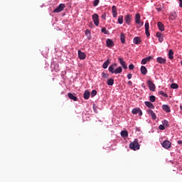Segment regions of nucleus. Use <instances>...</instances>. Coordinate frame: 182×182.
<instances>
[{
    "label": "nucleus",
    "instance_id": "32",
    "mask_svg": "<svg viewBox=\"0 0 182 182\" xmlns=\"http://www.w3.org/2000/svg\"><path fill=\"white\" fill-rule=\"evenodd\" d=\"M118 23H119V25L123 23V16H118Z\"/></svg>",
    "mask_w": 182,
    "mask_h": 182
},
{
    "label": "nucleus",
    "instance_id": "45",
    "mask_svg": "<svg viewBox=\"0 0 182 182\" xmlns=\"http://www.w3.org/2000/svg\"><path fill=\"white\" fill-rule=\"evenodd\" d=\"M101 18H102V19H106V14H105V13H104L103 15H102Z\"/></svg>",
    "mask_w": 182,
    "mask_h": 182
},
{
    "label": "nucleus",
    "instance_id": "11",
    "mask_svg": "<svg viewBox=\"0 0 182 182\" xmlns=\"http://www.w3.org/2000/svg\"><path fill=\"white\" fill-rule=\"evenodd\" d=\"M148 114H150L151 116V118L153 120H156L157 119V116H156V113L153 112L151 109L147 110Z\"/></svg>",
    "mask_w": 182,
    "mask_h": 182
},
{
    "label": "nucleus",
    "instance_id": "31",
    "mask_svg": "<svg viewBox=\"0 0 182 182\" xmlns=\"http://www.w3.org/2000/svg\"><path fill=\"white\" fill-rule=\"evenodd\" d=\"M122 72H123V70L122 69V67H119L118 68L114 70V73H122Z\"/></svg>",
    "mask_w": 182,
    "mask_h": 182
},
{
    "label": "nucleus",
    "instance_id": "52",
    "mask_svg": "<svg viewBox=\"0 0 182 182\" xmlns=\"http://www.w3.org/2000/svg\"><path fill=\"white\" fill-rule=\"evenodd\" d=\"M180 109L182 111V105L180 106Z\"/></svg>",
    "mask_w": 182,
    "mask_h": 182
},
{
    "label": "nucleus",
    "instance_id": "46",
    "mask_svg": "<svg viewBox=\"0 0 182 182\" xmlns=\"http://www.w3.org/2000/svg\"><path fill=\"white\" fill-rule=\"evenodd\" d=\"M127 85H128L129 86H132L133 82H132L131 80H129V81L128 82Z\"/></svg>",
    "mask_w": 182,
    "mask_h": 182
},
{
    "label": "nucleus",
    "instance_id": "5",
    "mask_svg": "<svg viewBox=\"0 0 182 182\" xmlns=\"http://www.w3.org/2000/svg\"><path fill=\"white\" fill-rule=\"evenodd\" d=\"M92 21L95 26H99V15H97V14H94L92 15Z\"/></svg>",
    "mask_w": 182,
    "mask_h": 182
},
{
    "label": "nucleus",
    "instance_id": "38",
    "mask_svg": "<svg viewBox=\"0 0 182 182\" xmlns=\"http://www.w3.org/2000/svg\"><path fill=\"white\" fill-rule=\"evenodd\" d=\"M159 95H161V96H164V97H168V95L163 91H160Z\"/></svg>",
    "mask_w": 182,
    "mask_h": 182
},
{
    "label": "nucleus",
    "instance_id": "28",
    "mask_svg": "<svg viewBox=\"0 0 182 182\" xmlns=\"http://www.w3.org/2000/svg\"><path fill=\"white\" fill-rule=\"evenodd\" d=\"M140 19H141L140 14H136V16H135V22H136V23H140Z\"/></svg>",
    "mask_w": 182,
    "mask_h": 182
},
{
    "label": "nucleus",
    "instance_id": "49",
    "mask_svg": "<svg viewBox=\"0 0 182 182\" xmlns=\"http://www.w3.org/2000/svg\"><path fill=\"white\" fill-rule=\"evenodd\" d=\"M132 74H128L127 75V77H128V79H132Z\"/></svg>",
    "mask_w": 182,
    "mask_h": 182
},
{
    "label": "nucleus",
    "instance_id": "24",
    "mask_svg": "<svg viewBox=\"0 0 182 182\" xmlns=\"http://www.w3.org/2000/svg\"><path fill=\"white\" fill-rule=\"evenodd\" d=\"M107 85H108V86H113V85H114V80L113 78L108 79Z\"/></svg>",
    "mask_w": 182,
    "mask_h": 182
},
{
    "label": "nucleus",
    "instance_id": "16",
    "mask_svg": "<svg viewBox=\"0 0 182 182\" xmlns=\"http://www.w3.org/2000/svg\"><path fill=\"white\" fill-rule=\"evenodd\" d=\"M69 99L74 100V102H77V97L75 96L73 94L69 92L68 94Z\"/></svg>",
    "mask_w": 182,
    "mask_h": 182
},
{
    "label": "nucleus",
    "instance_id": "9",
    "mask_svg": "<svg viewBox=\"0 0 182 182\" xmlns=\"http://www.w3.org/2000/svg\"><path fill=\"white\" fill-rule=\"evenodd\" d=\"M138 113H139V116H143V112L139 108H134L132 109L133 114H137Z\"/></svg>",
    "mask_w": 182,
    "mask_h": 182
},
{
    "label": "nucleus",
    "instance_id": "30",
    "mask_svg": "<svg viewBox=\"0 0 182 182\" xmlns=\"http://www.w3.org/2000/svg\"><path fill=\"white\" fill-rule=\"evenodd\" d=\"M121 136L122 137H127L129 136V132H127V131H122Z\"/></svg>",
    "mask_w": 182,
    "mask_h": 182
},
{
    "label": "nucleus",
    "instance_id": "34",
    "mask_svg": "<svg viewBox=\"0 0 182 182\" xmlns=\"http://www.w3.org/2000/svg\"><path fill=\"white\" fill-rule=\"evenodd\" d=\"M149 100L151 102V103H154V102H156V97L154 95L150 96Z\"/></svg>",
    "mask_w": 182,
    "mask_h": 182
},
{
    "label": "nucleus",
    "instance_id": "27",
    "mask_svg": "<svg viewBox=\"0 0 182 182\" xmlns=\"http://www.w3.org/2000/svg\"><path fill=\"white\" fill-rule=\"evenodd\" d=\"M141 73L142 75H146L147 74V68H146L145 66L142 65L141 67Z\"/></svg>",
    "mask_w": 182,
    "mask_h": 182
},
{
    "label": "nucleus",
    "instance_id": "8",
    "mask_svg": "<svg viewBox=\"0 0 182 182\" xmlns=\"http://www.w3.org/2000/svg\"><path fill=\"white\" fill-rule=\"evenodd\" d=\"M78 58L80 59V60H84V59H86V54L83 52H82L80 50H78Z\"/></svg>",
    "mask_w": 182,
    "mask_h": 182
},
{
    "label": "nucleus",
    "instance_id": "35",
    "mask_svg": "<svg viewBox=\"0 0 182 182\" xmlns=\"http://www.w3.org/2000/svg\"><path fill=\"white\" fill-rule=\"evenodd\" d=\"M102 77L103 79H107V77H109V73H106L103 72L102 73Z\"/></svg>",
    "mask_w": 182,
    "mask_h": 182
},
{
    "label": "nucleus",
    "instance_id": "22",
    "mask_svg": "<svg viewBox=\"0 0 182 182\" xmlns=\"http://www.w3.org/2000/svg\"><path fill=\"white\" fill-rule=\"evenodd\" d=\"M90 97V92L89 90H86L84 92V99L85 100H87Z\"/></svg>",
    "mask_w": 182,
    "mask_h": 182
},
{
    "label": "nucleus",
    "instance_id": "15",
    "mask_svg": "<svg viewBox=\"0 0 182 182\" xmlns=\"http://www.w3.org/2000/svg\"><path fill=\"white\" fill-rule=\"evenodd\" d=\"M156 38H159V42H163V41H164L163 33H161V32L156 33Z\"/></svg>",
    "mask_w": 182,
    "mask_h": 182
},
{
    "label": "nucleus",
    "instance_id": "39",
    "mask_svg": "<svg viewBox=\"0 0 182 182\" xmlns=\"http://www.w3.org/2000/svg\"><path fill=\"white\" fill-rule=\"evenodd\" d=\"M101 31L105 35H107L109 33V31L106 30V28H102Z\"/></svg>",
    "mask_w": 182,
    "mask_h": 182
},
{
    "label": "nucleus",
    "instance_id": "3",
    "mask_svg": "<svg viewBox=\"0 0 182 182\" xmlns=\"http://www.w3.org/2000/svg\"><path fill=\"white\" fill-rule=\"evenodd\" d=\"M161 146L164 147V149L168 150V149H171V142H170L168 140H165L162 142Z\"/></svg>",
    "mask_w": 182,
    "mask_h": 182
},
{
    "label": "nucleus",
    "instance_id": "29",
    "mask_svg": "<svg viewBox=\"0 0 182 182\" xmlns=\"http://www.w3.org/2000/svg\"><path fill=\"white\" fill-rule=\"evenodd\" d=\"M109 64H110V60H107L106 62L104 63L102 65L103 69H107Z\"/></svg>",
    "mask_w": 182,
    "mask_h": 182
},
{
    "label": "nucleus",
    "instance_id": "44",
    "mask_svg": "<svg viewBox=\"0 0 182 182\" xmlns=\"http://www.w3.org/2000/svg\"><path fill=\"white\" fill-rule=\"evenodd\" d=\"M89 26L90 28H93V26H95V25H93V22L89 23Z\"/></svg>",
    "mask_w": 182,
    "mask_h": 182
},
{
    "label": "nucleus",
    "instance_id": "6",
    "mask_svg": "<svg viewBox=\"0 0 182 182\" xmlns=\"http://www.w3.org/2000/svg\"><path fill=\"white\" fill-rule=\"evenodd\" d=\"M118 60L120 65L122 66L123 69L126 70L127 69V65L126 64V62L124 61V60H123V58H119Z\"/></svg>",
    "mask_w": 182,
    "mask_h": 182
},
{
    "label": "nucleus",
    "instance_id": "19",
    "mask_svg": "<svg viewBox=\"0 0 182 182\" xmlns=\"http://www.w3.org/2000/svg\"><path fill=\"white\" fill-rule=\"evenodd\" d=\"M116 66H117V63H114V64L111 65L109 67V72H110L111 73H114V68H116Z\"/></svg>",
    "mask_w": 182,
    "mask_h": 182
},
{
    "label": "nucleus",
    "instance_id": "7",
    "mask_svg": "<svg viewBox=\"0 0 182 182\" xmlns=\"http://www.w3.org/2000/svg\"><path fill=\"white\" fill-rule=\"evenodd\" d=\"M106 44L107 48H113V46H114V42L113 41V40L110 39V38H107L106 41Z\"/></svg>",
    "mask_w": 182,
    "mask_h": 182
},
{
    "label": "nucleus",
    "instance_id": "51",
    "mask_svg": "<svg viewBox=\"0 0 182 182\" xmlns=\"http://www.w3.org/2000/svg\"><path fill=\"white\" fill-rule=\"evenodd\" d=\"M156 9H157V11H158L159 12H160V11H161V8H157Z\"/></svg>",
    "mask_w": 182,
    "mask_h": 182
},
{
    "label": "nucleus",
    "instance_id": "21",
    "mask_svg": "<svg viewBox=\"0 0 182 182\" xmlns=\"http://www.w3.org/2000/svg\"><path fill=\"white\" fill-rule=\"evenodd\" d=\"M158 25V28L159 29V31H161V32H163L164 31V24H163V23L159 21L157 23Z\"/></svg>",
    "mask_w": 182,
    "mask_h": 182
},
{
    "label": "nucleus",
    "instance_id": "2",
    "mask_svg": "<svg viewBox=\"0 0 182 182\" xmlns=\"http://www.w3.org/2000/svg\"><path fill=\"white\" fill-rule=\"evenodd\" d=\"M65 4H60L55 9H54L53 13L59 14V12H62V11L65 9Z\"/></svg>",
    "mask_w": 182,
    "mask_h": 182
},
{
    "label": "nucleus",
    "instance_id": "1",
    "mask_svg": "<svg viewBox=\"0 0 182 182\" xmlns=\"http://www.w3.org/2000/svg\"><path fill=\"white\" fill-rule=\"evenodd\" d=\"M129 149L134 151L140 149V144H139V141L136 139H135L133 142L130 143Z\"/></svg>",
    "mask_w": 182,
    "mask_h": 182
},
{
    "label": "nucleus",
    "instance_id": "36",
    "mask_svg": "<svg viewBox=\"0 0 182 182\" xmlns=\"http://www.w3.org/2000/svg\"><path fill=\"white\" fill-rule=\"evenodd\" d=\"M97 95V91H96V90H93L91 92V97H95V96H96Z\"/></svg>",
    "mask_w": 182,
    "mask_h": 182
},
{
    "label": "nucleus",
    "instance_id": "10",
    "mask_svg": "<svg viewBox=\"0 0 182 182\" xmlns=\"http://www.w3.org/2000/svg\"><path fill=\"white\" fill-rule=\"evenodd\" d=\"M149 21H146L145 23V33H146L147 38H149V36H150V32L149 31Z\"/></svg>",
    "mask_w": 182,
    "mask_h": 182
},
{
    "label": "nucleus",
    "instance_id": "40",
    "mask_svg": "<svg viewBox=\"0 0 182 182\" xmlns=\"http://www.w3.org/2000/svg\"><path fill=\"white\" fill-rule=\"evenodd\" d=\"M100 0H95L93 2V6H97L99 5Z\"/></svg>",
    "mask_w": 182,
    "mask_h": 182
},
{
    "label": "nucleus",
    "instance_id": "48",
    "mask_svg": "<svg viewBox=\"0 0 182 182\" xmlns=\"http://www.w3.org/2000/svg\"><path fill=\"white\" fill-rule=\"evenodd\" d=\"M144 23L143 21H140V23H137V24L140 25V26H143Z\"/></svg>",
    "mask_w": 182,
    "mask_h": 182
},
{
    "label": "nucleus",
    "instance_id": "18",
    "mask_svg": "<svg viewBox=\"0 0 182 182\" xmlns=\"http://www.w3.org/2000/svg\"><path fill=\"white\" fill-rule=\"evenodd\" d=\"M156 62H158V63H161L162 65H164V63H166V60L165 58H163L161 57H159L156 58Z\"/></svg>",
    "mask_w": 182,
    "mask_h": 182
},
{
    "label": "nucleus",
    "instance_id": "13",
    "mask_svg": "<svg viewBox=\"0 0 182 182\" xmlns=\"http://www.w3.org/2000/svg\"><path fill=\"white\" fill-rule=\"evenodd\" d=\"M125 22L127 25H130L131 22H132V15L128 14L125 16Z\"/></svg>",
    "mask_w": 182,
    "mask_h": 182
},
{
    "label": "nucleus",
    "instance_id": "23",
    "mask_svg": "<svg viewBox=\"0 0 182 182\" xmlns=\"http://www.w3.org/2000/svg\"><path fill=\"white\" fill-rule=\"evenodd\" d=\"M120 39H121L122 43L123 44L126 43V35L124 33H121Z\"/></svg>",
    "mask_w": 182,
    "mask_h": 182
},
{
    "label": "nucleus",
    "instance_id": "20",
    "mask_svg": "<svg viewBox=\"0 0 182 182\" xmlns=\"http://www.w3.org/2000/svg\"><path fill=\"white\" fill-rule=\"evenodd\" d=\"M162 109L163 110H164V112H166V113H170V112H171V109H170V107H168V105H164L162 106Z\"/></svg>",
    "mask_w": 182,
    "mask_h": 182
},
{
    "label": "nucleus",
    "instance_id": "4",
    "mask_svg": "<svg viewBox=\"0 0 182 182\" xmlns=\"http://www.w3.org/2000/svg\"><path fill=\"white\" fill-rule=\"evenodd\" d=\"M147 85L149 87V90H151V92H155L156 91V85H154V82H153V81L151 80H148L147 81Z\"/></svg>",
    "mask_w": 182,
    "mask_h": 182
},
{
    "label": "nucleus",
    "instance_id": "41",
    "mask_svg": "<svg viewBox=\"0 0 182 182\" xmlns=\"http://www.w3.org/2000/svg\"><path fill=\"white\" fill-rule=\"evenodd\" d=\"M85 35L89 38V36H90V30L89 29L85 30Z\"/></svg>",
    "mask_w": 182,
    "mask_h": 182
},
{
    "label": "nucleus",
    "instance_id": "14",
    "mask_svg": "<svg viewBox=\"0 0 182 182\" xmlns=\"http://www.w3.org/2000/svg\"><path fill=\"white\" fill-rule=\"evenodd\" d=\"M151 60V56L142 59L141 64L146 65V63H147V62H150Z\"/></svg>",
    "mask_w": 182,
    "mask_h": 182
},
{
    "label": "nucleus",
    "instance_id": "43",
    "mask_svg": "<svg viewBox=\"0 0 182 182\" xmlns=\"http://www.w3.org/2000/svg\"><path fill=\"white\" fill-rule=\"evenodd\" d=\"M129 69L130 70H133V69H134V65H133V64L129 65Z\"/></svg>",
    "mask_w": 182,
    "mask_h": 182
},
{
    "label": "nucleus",
    "instance_id": "47",
    "mask_svg": "<svg viewBox=\"0 0 182 182\" xmlns=\"http://www.w3.org/2000/svg\"><path fill=\"white\" fill-rule=\"evenodd\" d=\"M179 1V6L182 8V0H178Z\"/></svg>",
    "mask_w": 182,
    "mask_h": 182
},
{
    "label": "nucleus",
    "instance_id": "42",
    "mask_svg": "<svg viewBox=\"0 0 182 182\" xmlns=\"http://www.w3.org/2000/svg\"><path fill=\"white\" fill-rule=\"evenodd\" d=\"M159 129V130H164V129H166V127L164 124H160Z\"/></svg>",
    "mask_w": 182,
    "mask_h": 182
},
{
    "label": "nucleus",
    "instance_id": "25",
    "mask_svg": "<svg viewBox=\"0 0 182 182\" xmlns=\"http://www.w3.org/2000/svg\"><path fill=\"white\" fill-rule=\"evenodd\" d=\"M145 105L149 107V109H154V105H153V103L150 102H145Z\"/></svg>",
    "mask_w": 182,
    "mask_h": 182
},
{
    "label": "nucleus",
    "instance_id": "26",
    "mask_svg": "<svg viewBox=\"0 0 182 182\" xmlns=\"http://www.w3.org/2000/svg\"><path fill=\"white\" fill-rule=\"evenodd\" d=\"M168 55L171 60H172V59H174V52H173V50H169Z\"/></svg>",
    "mask_w": 182,
    "mask_h": 182
},
{
    "label": "nucleus",
    "instance_id": "33",
    "mask_svg": "<svg viewBox=\"0 0 182 182\" xmlns=\"http://www.w3.org/2000/svg\"><path fill=\"white\" fill-rule=\"evenodd\" d=\"M162 124L165 127H168V126H170V124H168V121H167V119H164L162 122Z\"/></svg>",
    "mask_w": 182,
    "mask_h": 182
},
{
    "label": "nucleus",
    "instance_id": "17",
    "mask_svg": "<svg viewBox=\"0 0 182 182\" xmlns=\"http://www.w3.org/2000/svg\"><path fill=\"white\" fill-rule=\"evenodd\" d=\"M133 43L135 45H139V44L141 43V39H140V37H134V40H133Z\"/></svg>",
    "mask_w": 182,
    "mask_h": 182
},
{
    "label": "nucleus",
    "instance_id": "12",
    "mask_svg": "<svg viewBox=\"0 0 182 182\" xmlns=\"http://www.w3.org/2000/svg\"><path fill=\"white\" fill-rule=\"evenodd\" d=\"M112 16L113 18H117V7L112 6Z\"/></svg>",
    "mask_w": 182,
    "mask_h": 182
},
{
    "label": "nucleus",
    "instance_id": "50",
    "mask_svg": "<svg viewBox=\"0 0 182 182\" xmlns=\"http://www.w3.org/2000/svg\"><path fill=\"white\" fill-rule=\"evenodd\" d=\"M178 144H182V141L181 140L178 141Z\"/></svg>",
    "mask_w": 182,
    "mask_h": 182
},
{
    "label": "nucleus",
    "instance_id": "37",
    "mask_svg": "<svg viewBox=\"0 0 182 182\" xmlns=\"http://www.w3.org/2000/svg\"><path fill=\"white\" fill-rule=\"evenodd\" d=\"M178 87V85L176 83H172L171 85V89H177Z\"/></svg>",
    "mask_w": 182,
    "mask_h": 182
}]
</instances>
